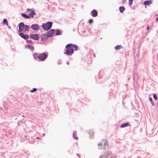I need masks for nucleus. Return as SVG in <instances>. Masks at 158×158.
<instances>
[{
  "label": "nucleus",
  "instance_id": "1",
  "mask_svg": "<svg viewBox=\"0 0 158 158\" xmlns=\"http://www.w3.org/2000/svg\"><path fill=\"white\" fill-rule=\"evenodd\" d=\"M66 52L65 54L68 56L71 55L74 52L73 49L72 47L71 44H67L65 47Z\"/></svg>",
  "mask_w": 158,
  "mask_h": 158
},
{
  "label": "nucleus",
  "instance_id": "2",
  "mask_svg": "<svg viewBox=\"0 0 158 158\" xmlns=\"http://www.w3.org/2000/svg\"><path fill=\"white\" fill-rule=\"evenodd\" d=\"M52 23L51 22H48L46 23L43 24L42 26L43 29L46 30L50 29L52 25Z\"/></svg>",
  "mask_w": 158,
  "mask_h": 158
},
{
  "label": "nucleus",
  "instance_id": "3",
  "mask_svg": "<svg viewBox=\"0 0 158 158\" xmlns=\"http://www.w3.org/2000/svg\"><path fill=\"white\" fill-rule=\"evenodd\" d=\"M48 57V55L45 53L39 54L38 59L41 61L44 60Z\"/></svg>",
  "mask_w": 158,
  "mask_h": 158
},
{
  "label": "nucleus",
  "instance_id": "4",
  "mask_svg": "<svg viewBox=\"0 0 158 158\" xmlns=\"http://www.w3.org/2000/svg\"><path fill=\"white\" fill-rule=\"evenodd\" d=\"M24 24L23 23H19V29L18 30L19 32L23 31L24 29Z\"/></svg>",
  "mask_w": 158,
  "mask_h": 158
},
{
  "label": "nucleus",
  "instance_id": "5",
  "mask_svg": "<svg viewBox=\"0 0 158 158\" xmlns=\"http://www.w3.org/2000/svg\"><path fill=\"white\" fill-rule=\"evenodd\" d=\"M30 37L31 38L35 40H37L39 38V36L38 35L36 34H31L30 35Z\"/></svg>",
  "mask_w": 158,
  "mask_h": 158
},
{
  "label": "nucleus",
  "instance_id": "6",
  "mask_svg": "<svg viewBox=\"0 0 158 158\" xmlns=\"http://www.w3.org/2000/svg\"><path fill=\"white\" fill-rule=\"evenodd\" d=\"M54 33V30L53 29H51L47 32V35L48 37H51L52 36Z\"/></svg>",
  "mask_w": 158,
  "mask_h": 158
},
{
  "label": "nucleus",
  "instance_id": "7",
  "mask_svg": "<svg viewBox=\"0 0 158 158\" xmlns=\"http://www.w3.org/2000/svg\"><path fill=\"white\" fill-rule=\"evenodd\" d=\"M31 28L35 31H38L39 29V26L37 24H32L31 26Z\"/></svg>",
  "mask_w": 158,
  "mask_h": 158
},
{
  "label": "nucleus",
  "instance_id": "8",
  "mask_svg": "<svg viewBox=\"0 0 158 158\" xmlns=\"http://www.w3.org/2000/svg\"><path fill=\"white\" fill-rule=\"evenodd\" d=\"M19 35L21 37L25 40L27 39L29 37L28 35L24 34L23 33H19Z\"/></svg>",
  "mask_w": 158,
  "mask_h": 158
},
{
  "label": "nucleus",
  "instance_id": "9",
  "mask_svg": "<svg viewBox=\"0 0 158 158\" xmlns=\"http://www.w3.org/2000/svg\"><path fill=\"white\" fill-rule=\"evenodd\" d=\"M152 2L151 0H150L149 1H146L144 2L143 4L145 6V7L146 8L147 5H149L151 4Z\"/></svg>",
  "mask_w": 158,
  "mask_h": 158
},
{
  "label": "nucleus",
  "instance_id": "10",
  "mask_svg": "<svg viewBox=\"0 0 158 158\" xmlns=\"http://www.w3.org/2000/svg\"><path fill=\"white\" fill-rule=\"evenodd\" d=\"M131 126V124L129 122L126 123L122 124L120 126L121 128H123L127 126Z\"/></svg>",
  "mask_w": 158,
  "mask_h": 158
},
{
  "label": "nucleus",
  "instance_id": "11",
  "mask_svg": "<svg viewBox=\"0 0 158 158\" xmlns=\"http://www.w3.org/2000/svg\"><path fill=\"white\" fill-rule=\"evenodd\" d=\"M48 37L47 35H46L44 34L42 35L41 36V40L43 41L45 40L48 39Z\"/></svg>",
  "mask_w": 158,
  "mask_h": 158
},
{
  "label": "nucleus",
  "instance_id": "12",
  "mask_svg": "<svg viewBox=\"0 0 158 158\" xmlns=\"http://www.w3.org/2000/svg\"><path fill=\"white\" fill-rule=\"evenodd\" d=\"M92 16L94 17H96L98 15V12L97 11L95 10H94L92 11Z\"/></svg>",
  "mask_w": 158,
  "mask_h": 158
},
{
  "label": "nucleus",
  "instance_id": "13",
  "mask_svg": "<svg viewBox=\"0 0 158 158\" xmlns=\"http://www.w3.org/2000/svg\"><path fill=\"white\" fill-rule=\"evenodd\" d=\"M24 30L23 31V32H25L26 31H28L29 30V27L27 25H24Z\"/></svg>",
  "mask_w": 158,
  "mask_h": 158
},
{
  "label": "nucleus",
  "instance_id": "14",
  "mask_svg": "<svg viewBox=\"0 0 158 158\" xmlns=\"http://www.w3.org/2000/svg\"><path fill=\"white\" fill-rule=\"evenodd\" d=\"M35 12L33 10L31 11L30 12V13H29L28 15H30L31 17H33L34 15H35Z\"/></svg>",
  "mask_w": 158,
  "mask_h": 158
},
{
  "label": "nucleus",
  "instance_id": "15",
  "mask_svg": "<svg viewBox=\"0 0 158 158\" xmlns=\"http://www.w3.org/2000/svg\"><path fill=\"white\" fill-rule=\"evenodd\" d=\"M70 44L72 48H74L75 51L77 50L78 46L77 45L72 44Z\"/></svg>",
  "mask_w": 158,
  "mask_h": 158
},
{
  "label": "nucleus",
  "instance_id": "16",
  "mask_svg": "<svg viewBox=\"0 0 158 158\" xmlns=\"http://www.w3.org/2000/svg\"><path fill=\"white\" fill-rule=\"evenodd\" d=\"M123 48L122 46L121 45H118L115 47V49L116 50H118Z\"/></svg>",
  "mask_w": 158,
  "mask_h": 158
},
{
  "label": "nucleus",
  "instance_id": "17",
  "mask_svg": "<svg viewBox=\"0 0 158 158\" xmlns=\"http://www.w3.org/2000/svg\"><path fill=\"white\" fill-rule=\"evenodd\" d=\"M119 11L121 13H123L125 10V8L123 6H120L119 8Z\"/></svg>",
  "mask_w": 158,
  "mask_h": 158
},
{
  "label": "nucleus",
  "instance_id": "18",
  "mask_svg": "<svg viewBox=\"0 0 158 158\" xmlns=\"http://www.w3.org/2000/svg\"><path fill=\"white\" fill-rule=\"evenodd\" d=\"M21 15L23 17L25 18L28 19L30 18V17L29 16H27L26 14L24 13H22L21 14Z\"/></svg>",
  "mask_w": 158,
  "mask_h": 158
},
{
  "label": "nucleus",
  "instance_id": "19",
  "mask_svg": "<svg viewBox=\"0 0 158 158\" xmlns=\"http://www.w3.org/2000/svg\"><path fill=\"white\" fill-rule=\"evenodd\" d=\"M26 47L31 50H33L34 48L33 46L30 45H27Z\"/></svg>",
  "mask_w": 158,
  "mask_h": 158
},
{
  "label": "nucleus",
  "instance_id": "20",
  "mask_svg": "<svg viewBox=\"0 0 158 158\" xmlns=\"http://www.w3.org/2000/svg\"><path fill=\"white\" fill-rule=\"evenodd\" d=\"M33 56L35 59L37 58L38 59L39 54L36 53H35L33 54Z\"/></svg>",
  "mask_w": 158,
  "mask_h": 158
},
{
  "label": "nucleus",
  "instance_id": "21",
  "mask_svg": "<svg viewBox=\"0 0 158 158\" xmlns=\"http://www.w3.org/2000/svg\"><path fill=\"white\" fill-rule=\"evenodd\" d=\"M3 24H6V25H8V23L6 19H4L3 20Z\"/></svg>",
  "mask_w": 158,
  "mask_h": 158
},
{
  "label": "nucleus",
  "instance_id": "22",
  "mask_svg": "<svg viewBox=\"0 0 158 158\" xmlns=\"http://www.w3.org/2000/svg\"><path fill=\"white\" fill-rule=\"evenodd\" d=\"M61 34L60 31L59 30H57L56 31V35H60Z\"/></svg>",
  "mask_w": 158,
  "mask_h": 158
},
{
  "label": "nucleus",
  "instance_id": "23",
  "mask_svg": "<svg viewBox=\"0 0 158 158\" xmlns=\"http://www.w3.org/2000/svg\"><path fill=\"white\" fill-rule=\"evenodd\" d=\"M73 138L77 140L78 139V137H76L75 135L74 134H73Z\"/></svg>",
  "mask_w": 158,
  "mask_h": 158
},
{
  "label": "nucleus",
  "instance_id": "24",
  "mask_svg": "<svg viewBox=\"0 0 158 158\" xmlns=\"http://www.w3.org/2000/svg\"><path fill=\"white\" fill-rule=\"evenodd\" d=\"M153 98H154V99L156 100H157V97L156 96V94H154L153 95Z\"/></svg>",
  "mask_w": 158,
  "mask_h": 158
},
{
  "label": "nucleus",
  "instance_id": "25",
  "mask_svg": "<svg viewBox=\"0 0 158 158\" xmlns=\"http://www.w3.org/2000/svg\"><path fill=\"white\" fill-rule=\"evenodd\" d=\"M133 0H129V5H131L133 3Z\"/></svg>",
  "mask_w": 158,
  "mask_h": 158
},
{
  "label": "nucleus",
  "instance_id": "26",
  "mask_svg": "<svg viewBox=\"0 0 158 158\" xmlns=\"http://www.w3.org/2000/svg\"><path fill=\"white\" fill-rule=\"evenodd\" d=\"M37 89L36 88H33L32 89L30 90V92H34L36 91Z\"/></svg>",
  "mask_w": 158,
  "mask_h": 158
},
{
  "label": "nucleus",
  "instance_id": "27",
  "mask_svg": "<svg viewBox=\"0 0 158 158\" xmlns=\"http://www.w3.org/2000/svg\"><path fill=\"white\" fill-rule=\"evenodd\" d=\"M149 100L151 102L152 104V105H153V104L152 102V100L151 98H149Z\"/></svg>",
  "mask_w": 158,
  "mask_h": 158
},
{
  "label": "nucleus",
  "instance_id": "28",
  "mask_svg": "<svg viewBox=\"0 0 158 158\" xmlns=\"http://www.w3.org/2000/svg\"><path fill=\"white\" fill-rule=\"evenodd\" d=\"M93 22V20H92V19H90L89 20V23H90V24H91Z\"/></svg>",
  "mask_w": 158,
  "mask_h": 158
},
{
  "label": "nucleus",
  "instance_id": "29",
  "mask_svg": "<svg viewBox=\"0 0 158 158\" xmlns=\"http://www.w3.org/2000/svg\"><path fill=\"white\" fill-rule=\"evenodd\" d=\"M102 146V144H101V143H99V144H98V146Z\"/></svg>",
  "mask_w": 158,
  "mask_h": 158
},
{
  "label": "nucleus",
  "instance_id": "30",
  "mask_svg": "<svg viewBox=\"0 0 158 158\" xmlns=\"http://www.w3.org/2000/svg\"><path fill=\"white\" fill-rule=\"evenodd\" d=\"M31 10V9H27V11H30Z\"/></svg>",
  "mask_w": 158,
  "mask_h": 158
},
{
  "label": "nucleus",
  "instance_id": "31",
  "mask_svg": "<svg viewBox=\"0 0 158 158\" xmlns=\"http://www.w3.org/2000/svg\"><path fill=\"white\" fill-rule=\"evenodd\" d=\"M147 29L148 30H149V26H148L147 27Z\"/></svg>",
  "mask_w": 158,
  "mask_h": 158
},
{
  "label": "nucleus",
  "instance_id": "32",
  "mask_svg": "<svg viewBox=\"0 0 158 158\" xmlns=\"http://www.w3.org/2000/svg\"><path fill=\"white\" fill-rule=\"evenodd\" d=\"M28 41L31 43L32 42V41L31 40H28Z\"/></svg>",
  "mask_w": 158,
  "mask_h": 158
},
{
  "label": "nucleus",
  "instance_id": "33",
  "mask_svg": "<svg viewBox=\"0 0 158 158\" xmlns=\"http://www.w3.org/2000/svg\"><path fill=\"white\" fill-rule=\"evenodd\" d=\"M67 63L68 64H69V63L68 62H67Z\"/></svg>",
  "mask_w": 158,
  "mask_h": 158
},
{
  "label": "nucleus",
  "instance_id": "34",
  "mask_svg": "<svg viewBox=\"0 0 158 158\" xmlns=\"http://www.w3.org/2000/svg\"><path fill=\"white\" fill-rule=\"evenodd\" d=\"M36 138H37V139H40V138H39V137H37Z\"/></svg>",
  "mask_w": 158,
  "mask_h": 158
},
{
  "label": "nucleus",
  "instance_id": "35",
  "mask_svg": "<svg viewBox=\"0 0 158 158\" xmlns=\"http://www.w3.org/2000/svg\"><path fill=\"white\" fill-rule=\"evenodd\" d=\"M156 20L158 21V17L157 18Z\"/></svg>",
  "mask_w": 158,
  "mask_h": 158
},
{
  "label": "nucleus",
  "instance_id": "36",
  "mask_svg": "<svg viewBox=\"0 0 158 158\" xmlns=\"http://www.w3.org/2000/svg\"><path fill=\"white\" fill-rule=\"evenodd\" d=\"M107 143V142H105V145Z\"/></svg>",
  "mask_w": 158,
  "mask_h": 158
},
{
  "label": "nucleus",
  "instance_id": "37",
  "mask_svg": "<svg viewBox=\"0 0 158 158\" xmlns=\"http://www.w3.org/2000/svg\"><path fill=\"white\" fill-rule=\"evenodd\" d=\"M45 135V134H43V136H44Z\"/></svg>",
  "mask_w": 158,
  "mask_h": 158
}]
</instances>
